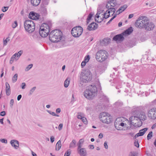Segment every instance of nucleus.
Here are the masks:
<instances>
[{
	"label": "nucleus",
	"mask_w": 156,
	"mask_h": 156,
	"mask_svg": "<svg viewBox=\"0 0 156 156\" xmlns=\"http://www.w3.org/2000/svg\"><path fill=\"white\" fill-rule=\"evenodd\" d=\"M62 126H63V124H62V123H60L59 126H58V129L59 130H61L62 128Z\"/></svg>",
	"instance_id": "6e6d98bb"
},
{
	"label": "nucleus",
	"mask_w": 156,
	"mask_h": 156,
	"mask_svg": "<svg viewBox=\"0 0 156 156\" xmlns=\"http://www.w3.org/2000/svg\"><path fill=\"white\" fill-rule=\"evenodd\" d=\"M99 118L102 122L107 124L111 122L112 120V117L110 114L105 112L101 113Z\"/></svg>",
	"instance_id": "6e6552de"
},
{
	"label": "nucleus",
	"mask_w": 156,
	"mask_h": 156,
	"mask_svg": "<svg viewBox=\"0 0 156 156\" xmlns=\"http://www.w3.org/2000/svg\"><path fill=\"white\" fill-rule=\"evenodd\" d=\"M152 132L151 131L148 134L147 136V138L148 140H149L151 138L152 136Z\"/></svg>",
	"instance_id": "79ce46f5"
},
{
	"label": "nucleus",
	"mask_w": 156,
	"mask_h": 156,
	"mask_svg": "<svg viewBox=\"0 0 156 156\" xmlns=\"http://www.w3.org/2000/svg\"><path fill=\"white\" fill-rule=\"evenodd\" d=\"M156 110V108H153L151 109L148 111V116L150 119H152V118H154V116H152L153 115H154V113Z\"/></svg>",
	"instance_id": "6ab92c4d"
},
{
	"label": "nucleus",
	"mask_w": 156,
	"mask_h": 156,
	"mask_svg": "<svg viewBox=\"0 0 156 156\" xmlns=\"http://www.w3.org/2000/svg\"><path fill=\"white\" fill-rule=\"evenodd\" d=\"M137 153L135 152H131L129 154V156H137Z\"/></svg>",
	"instance_id": "37998d69"
},
{
	"label": "nucleus",
	"mask_w": 156,
	"mask_h": 156,
	"mask_svg": "<svg viewBox=\"0 0 156 156\" xmlns=\"http://www.w3.org/2000/svg\"><path fill=\"white\" fill-rule=\"evenodd\" d=\"M104 146L105 148L106 149H108V146L107 145V143L106 141L104 143Z\"/></svg>",
	"instance_id": "e2e57ef3"
},
{
	"label": "nucleus",
	"mask_w": 156,
	"mask_h": 156,
	"mask_svg": "<svg viewBox=\"0 0 156 156\" xmlns=\"http://www.w3.org/2000/svg\"><path fill=\"white\" fill-rule=\"evenodd\" d=\"M154 115H153L152 116H154V118H152V119H156V110L154 112Z\"/></svg>",
	"instance_id": "680f3d73"
},
{
	"label": "nucleus",
	"mask_w": 156,
	"mask_h": 156,
	"mask_svg": "<svg viewBox=\"0 0 156 156\" xmlns=\"http://www.w3.org/2000/svg\"><path fill=\"white\" fill-rule=\"evenodd\" d=\"M106 6L107 8H108V10L106 11V12H107L108 13V14H109L111 12H112L113 14H112V15L115 12V9L113 8H109V6H108V7H107V5H106Z\"/></svg>",
	"instance_id": "c85d7f7f"
},
{
	"label": "nucleus",
	"mask_w": 156,
	"mask_h": 156,
	"mask_svg": "<svg viewBox=\"0 0 156 156\" xmlns=\"http://www.w3.org/2000/svg\"><path fill=\"white\" fill-rule=\"evenodd\" d=\"M98 27V25L96 23L93 22L89 25L87 29L90 31L93 30L97 29Z\"/></svg>",
	"instance_id": "4468645a"
},
{
	"label": "nucleus",
	"mask_w": 156,
	"mask_h": 156,
	"mask_svg": "<svg viewBox=\"0 0 156 156\" xmlns=\"http://www.w3.org/2000/svg\"><path fill=\"white\" fill-rule=\"evenodd\" d=\"M76 141L75 140H73L70 144V147H75Z\"/></svg>",
	"instance_id": "72a5a7b5"
},
{
	"label": "nucleus",
	"mask_w": 156,
	"mask_h": 156,
	"mask_svg": "<svg viewBox=\"0 0 156 156\" xmlns=\"http://www.w3.org/2000/svg\"><path fill=\"white\" fill-rule=\"evenodd\" d=\"M10 144L15 149H17L19 147V142L16 140H12L10 141Z\"/></svg>",
	"instance_id": "a211bd4d"
},
{
	"label": "nucleus",
	"mask_w": 156,
	"mask_h": 156,
	"mask_svg": "<svg viewBox=\"0 0 156 156\" xmlns=\"http://www.w3.org/2000/svg\"><path fill=\"white\" fill-rule=\"evenodd\" d=\"M41 13L43 15H45L47 13V8L46 5H41V8H40Z\"/></svg>",
	"instance_id": "4be33fe9"
},
{
	"label": "nucleus",
	"mask_w": 156,
	"mask_h": 156,
	"mask_svg": "<svg viewBox=\"0 0 156 156\" xmlns=\"http://www.w3.org/2000/svg\"><path fill=\"white\" fill-rule=\"evenodd\" d=\"M115 104L117 107H119L122 106L123 105V103L121 101H117L115 103Z\"/></svg>",
	"instance_id": "4c0bfd02"
},
{
	"label": "nucleus",
	"mask_w": 156,
	"mask_h": 156,
	"mask_svg": "<svg viewBox=\"0 0 156 156\" xmlns=\"http://www.w3.org/2000/svg\"><path fill=\"white\" fill-rule=\"evenodd\" d=\"M103 136V134L101 133H100L98 136V137L100 139H101Z\"/></svg>",
	"instance_id": "774afa93"
},
{
	"label": "nucleus",
	"mask_w": 156,
	"mask_h": 156,
	"mask_svg": "<svg viewBox=\"0 0 156 156\" xmlns=\"http://www.w3.org/2000/svg\"><path fill=\"white\" fill-rule=\"evenodd\" d=\"M36 89V87H33L30 90L29 92V95H31L33 93L35 89Z\"/></svg>",
	"instance_id": "a18cd8bd"
},
{
	"label": "nucleus",
	"mask_w": 156,
	"mask_h": 156,
	"mask_svg": "<svg viewBox=\"0 0 156 156\" xmlns=\"http://www.w3.org/2000/svg\"><path fill=\"white\" fill-rule=\"evenodd\" d=\"M51 24L50 23H43L40 29L39 34L42 37H46L50 31Z\"/></svg>",
	"instance_id": "20e7f679"
},
{
	"label": "nucleus",
	"mask_w": 156,
	"mask_h": 156,
	"mask_svg": "<svg viewBox=\"0 0 156 156\" xmlns=\"http://www.w3.org/2000/svg\"><path fill=\"white\" fill-rule=\"evenodd\" d=\"M15 57V55H13L12 56V57L10 59V62H9L10 64H12L14 60L15 59H14Z\"/></svg>",
	"instance_id": "8fccbe9b"
},
{
	"label": "nucleus",
	"mask_w": 156,
	"mask_h": 156,
	"mask_svg": "<svg viewBox=\"0 0 156 156\" xmlns=\"http://www.w3.org/2000/svg\"><path fill=\"white\" fill-rule=\"evenodd\" d=\"M14 103V100L13 99H12L10 100V106H12L13 105V104Z\"/></svg>",
	"instance_id": "0e129e2a"
},
{
	"label": "nucleus",
	"mask_w": 156,
	"mask_h": 156,
	"mask_svg": "<svg viewBox=\"0 0 156 156\" xmlns=\"http://www.w3.org/2000/svg\"><path fill=\"white\" fill-rule=\"evenodd\" d=\"M6 94L7 96H9L11 94L10 87L9 84L6 82L5 83Z\"/></svg>",
	"instance_id": "412c9836"
},
{
	"label": "nucleus",
	"mask_w": 156,
	"mask_h": 156,
	"mask_svg": "<svg viewBox=\"0 0 156 156\" xmlns=\"http://www.w3.org/2000/svg\"><path fill=\"white\" fill-rule=\"evenodd\" d=\"M0 141L2 143H4L5 144L7 143V140L5 139H0Z\"/></svg>",
	"instance_id": "603ef678"
},
{
	"label": "nucleus",
	"mask_w": 156,
	"mask_h": 156,
	"mask_svg": "<svg viewBox=\"0 0 156 156\" xmlns=\"http://www.w3.org/2000/svg\"><path fill=\"white\" fill-rule=\"evenodd\" d=\"M77 152L80 156H87V152L85 148H81L77 149Z\"/></svg>",
	"instance_id": "ddd939ff"
},
{
	"label": "nucleus",
	"mask_w": 156,
	"mask_h": 156,
	"mask_svg": "<svg viewBox=\"0 0 156 156\" xmlns=\"http://www.w3.org/2000/svg\"><path fill=\"white\" fill-rule=\"evenodd\" d=\"M127 7V5H124L119 8V11H120V12H122L126 9Z\"/></svg>",
	"instance_id": "7c9ffc66"
},
{
	"label": "nucleus",
	"mask_w": 156,
	"mask_h": 156,
	"mask_svg": "<svg viewBox=\"0 0 156 156\" xmlns=\"http://www.w3.org/2000/svg\"><path fill=\"white\" fill-rule=\"evenodd\" d=\"M94 15V13L93 12H90L87 18V23H88L90 20L91 18Z\"/></svg>",
	"instance_id": "2f4dec72"
},
{
	"label": "nucleus",
	"mask_w": 156,
	"mask_h": 156,
	"mask_svg": "<svg viewBox=\"0 0 156 156\" xmlns=\"http://www.w3.org/2000/svg\"><path fill=\"white\" fill-rule=\"evenodd\" d=\"M116 16V15H114V16L107 23V24H108L110 23L112 21Z\"/></svg>",
	"instance_id": "3c124183"
},
{
	"label": "nucleus",
	"mask_w": 156,
	"mask_h": 156,
	"mask_svg": "<svg viewBox=\"0 0 156 156\" xmlns=\"http://www.w3.org/2000/svg\"><path fill=\"white\" fill-rule=\"evenodd\" d=\"M22 98V95L21 94H20L18 95L17 98V100L18 101H20L21 98Z\"/></svg>",
	"instance_id": "69168bd1"
},
{
	"label": "nucleus",
	"mask_w": 156,
	"mask_h": 156,
	"mask_svg": "<svg viewBox=\"0 0 156 156\" xmlns=\"http://www.w3.org/2000/svg\"><path fill=\"white\" fill-rule=\"evenodd\" d=\"M18 25V23L17 21H15L12 24V27L13 28H15L17 27Z\"/></svg>",
	"instance_id": "c03bdc74"
},
{
	"label": "nucleus",
	"mask_w": 156,
	"mask_h": 156,
	"mask_svg": "<svg viewBox=\"0 0 156 156\" xmlns=\"http://www.w3.org/2000/svg\"><path fill=\"white\" fill-rule=\"evenodd\" d=\"M18 78V74H16L12 78V81L13 83L15 82L17 80Z\"/></svg>",
	"instance_id": "c9c22d12"
},
{
	"label": "nucleus",
	"mask_w": 156,
	"mask_h": 156,
	"mask_svg": "<svg viewBox=\"0 0 156 156\" xmlns=\"http://www.w3.org/2000/svg\"><path fill=\"white\" fill-rule=\"evenodd\" d=\"M148 128H144L143 129H141L139 131V133H137L134 136V139H135L137 137L139 136H143L145 133L146 131L147 130Z\"/></svg>",
	"instance_id": "2eb2a0df"
},
{
	"label": "nucleus",
	"mask_w": 156,
	"mask_h": 156,
	"mask_svg": "<svg viewBox=\"0 0 156 156\" xmlns=\"http://www.w3.org/2000/svg\"><path fill=\"white\" fill-rule=\"evenodd\" d=\"M92 77V74L90 71L86 70L81 73L80 77L81 82L83 83H88L91 80Z\"/></svg>",
	"instance_id": "39448f33"
},
{
	"label": "nucleus",
	"mask_w": 156,
	"mask_h": 156,
	"mask_svg": "<svg viewBox=\"0 0 156 156\" xmlns=\"http://www.w3.org/2000/svg\"><path fill=\"white\" fill-rule=\"evenodd\" d=\"M108 53L106 51L103 49L98 50L95 55L96 60L100 62L106 61L108 59Z\"/></svg>",
	"instance_id": "7ed1b4c3"
},
{
	"label": "nucleus",
	"mask_w": 156,
	"mask_h": 156,
	"mask_svg": "<svg viewBox=\"0 0 156 156\" xmlns=\"http://www.w3.org/2000/svg\"><path fill=\"white\" fill-rule=\"evenodd\" d=\"M138 117L135 116H133L130 117L129 119L130 124H133L134 123L136 124V123L135 122H136V120H138Z\"/></svg>",
	"instance_id": "b1692460"
},
{
	"label": "nucleus",
	"mask_w": 156,
	"mask_h": 156,
	"mask_svg": "<svg viewBox=\"0 0 156 156\" xmlns=\"http://www.w3.org/2000/svg\"><path fill=\"white\" fill-rule=\"evenodd\" d=\"M97 88L94 85L89 86L84 92V97L88 99H92L97 94Z\"/></svg>",
	"instance_id": "f257e3e1"
},
{
	"label": "nucleus",
	"mask_w": 156,
	"mask_h": 156,
	"mask_svg": "<svg viewBox=\"0 0 156 156\" xmlns=\"http://www.w3.org/2000/svg\"><path fill=\"white\" fill-rule=\"evenodd\" d=\"M24 25L26 31L30 33H32L35 30V24L31 20H26L24 22Z\"/></svg>",
	"instance_id": "423d86ee"
},
{
	"label": "nucleus",
	"mask_w": 156,
	"mask_h": 156,
	"mask_svg": "<svg viewBox=\"0 0 156 156\" xmlns=\"http://www.w3.org/2000/svg\"><path fill=\"white\" fill-rule=\"evenodd\" d=\"M84 142V140L83 139H81L79 140V142L77 144V145L78 146L77 148H82Z\"/></svg>",
	"instance_id": "cd10ccee"
},
{
	"label": "nucleus",
	"mask_w": 156,
	"mask_h": 156,
	"mask_svg": "<svg viewBox=\"0 0 156 156\" xmlns=\"http://www.w3.org/2000/svg\"><path fill=\"white\" fill-rule=\"evenodd\" d=\"M49 39L52 42H58L62 39V33L59 30H54L50 33Z\"/></svg>",
	"instance_id": "f03ea898"
},
{
	"label": "nucleus",
	"mask_w": 156,
	"mask_h": 156,
	"mask_svg": "<svg viewBox=\"0 0 156 156\" xmlns=\"http://www.w3.org/2000/svg\"><path fill=\"white\" fill-rule=\"evenodd\" d=\"M124 35L122 34V33L121 34L117 35L115 36L113 38V40L115 41H122L124 39L123 37Z\"/></svg>",
	"instance_id": "f3484780"
},
{
	"label": "nucleus",
	"mask_w": 156,
	"mask_h": 156,
	"mask_svg": "<svg viewBox=\"0 0 156 156\" xmlns=\"http://www.w3.org/2000/svg\"><path fill=\"white\" fill-rule=\"evenodd\" d=\"M23 53V51L22 50H20L18 52V53H16L15 55H18L19 57H20V56Z\"/></svg>",
	"instance_id": "864d4df0"
},
{
	"label": "nucleus",
	"mask_w": 156,
	"mask_h": 156,
	"mask_svg": "<svg viewBox=\"0 0 156 156\" xmlns=\"http://www.w3.org/2000/svg\"><path fill=\"white\" fill-rule=\"evenodd\" d=\"M64 86L66 88L68 87V77H67L64 81Z\"/></svg>",
	"instance_id": "e433bc0d"
},
{
	"label": "nucleus",
	"mask_w": 156,
	"mask_h": 156,
	"mask_svg": "<svg viewBox=\"0 0 156 156\" xmlns=\"http://www.w3.org/2000/svg\"><path fill=\"white\" fill-rule=\"evenodd\" d=\"M90 59V56L89 55L85 56L84 58V61L82 62L81 63L82 68H83L86 65V63Z\"/></svg>",
	"instance_id": "aec40b11"
},
{
	"label": "nucleus",
	"mask_w": 156,
	"mask_h": 156,
	"mask_svg": "<svg viewBox=\"0 0 156 156\" xmlns=\"http://www.w3.org/2000/svg\"><path fill=\"white\" fill-rule=\"evenodd\" d=\"M110 42V39L108 38H105L103 39L101 44L102 46L107 45Z\"/></svg>",
	"instance_id": "5701e85b"
},
{
	"label": "nucleus",
	"mask_w": 156,
	"mask_h": 156,
	"mask_svg": "<svg viewBox=\"0 0 156 156\" xmlns=\"http://www.w3.org/2000/svg\"><path fill=\"white\" fill-rule=\"evenodd\" d=\"M107 13L105 12L104 13L103 15V14H102L103 15L102 18L101 19V20L100 21H99L98 19L99 17V15L100 14V12H98L95 16V21L97 22L98 23H101V22L103 21L104 18H105V19L108 18L109 17L110 14H109L107 16Z\"/></svg>",
	"instance_id": "f8f14e48"
},
{
	"label": "nucleus",
	"mask_w": 156,
	"mask_h": 156,
	"mask_svg": "<svg viewBox=\"0 0 156 156\" xmlns=\"http://www.w3.org/2000/svg\"><path fill=\"white\" fill-rule=\"evenodd\" d=\"M134 145L137 147H139V145L138 142V140L136 141V140H135V141L134 143Z\"/></svg>",
	"instance_id": "5fc2aeb1"
},
{
	"label": "nucleus",
	"mask_w": 156,
	"mask_h": 156,
	"mask_svg": "<svg viewBox=\"0 0 156 156\" xmlns=\"http://www.w3.org/2000/svg\"><path fill=\"white\" fill-rule=\"evenodd\" d=\"M145 26H144V28H145L146 30L148 31H150L153 29L154 27V24L152 22H149L147 18V21L145 23Z\"/></svg>",
	"instance_id": "9b49d317"
},
{
	"label": "nucleus",
	"mask_w": 156,
	"mask_h": 156,
	"mask_svg": "<svg viewBox=\"0 0 156 156\" xmlns=\"http://www.w3.org/2000/svg\"><path fill=\"white\" fill-rule=\"evenodd\" d=\"M31 4L35 6H38L40 3L41 0H30Z\"/></svg>",
	"instance_id": "bb28decb"
},
{
	"label": "nucleus",
	"mask_w": 156,
	"mask_h": 156,
	"mask_svg": "<svg viewBox=\"0 0 156 156\" xmlns=\"http://www.w3.org/2000/svg\"><path fill=\"white\" fill-rule=\"evenodd\" d=\"M26 84L25 83H23L22 84L21 87L22 89H24L25 88Z\"/></svg>",
	"instance_id": "bf43d9fd"
},
{
	"label": "nucleus",
	"mask_w": 156,
	"mask_h": 156,
	"mask_svg": "<svg viewBox=\"0 0 156 156\" xmlns=\"http://www.w3.org/2000/svg\"><path fill=\"white\" fill-rule=\"evenodd\" d=\"M126 120V119L123 117L117 118L115 122V127L118 130H122L125 125H126L124 122V121Z\"/></svg>",
	"instance_id": "0eeeda50"
},
{
	"label": "nucleus",
	"mask_w": 156,
	"mask_h": 156,
	"mask_svg": "<svg viewBox=\"0 0 156 156\" xmlns=\"http://www.w3.org/2000/svg\"><path fill=\"white\" fill-rule=\"evenodd\" d=\"M83 116H84L83 115V113L81 112L78 113L77 117L78 119H81L83 117Z\"/></svg>",
	"instance_id": "58836bf2"
},
{
	"label": "nucleus",
	"mask_w": 156,
	"mask_h": 156,
	"mask_svg": "<svg viewBox=\"0 0 156 156\" xmlns=\"http://www.w3.org/2000/svg\"><path fill=\"white\" fill-rule=\"evenodd\" d=\"M41 5H48L49 0H41Z\"/></svg>",
	"instance_id": "473e14b6"
},
{
	"label": "nucleus",
	"mask_w": 156,
	"mask_h": 156,
	"mask_svg": "<svg viewBox=\"0 0 156 156\" xmlns=\"http://www.w3.org/2000/svg\"><path fill=\"white\" fill-rule=\"evenodd\" d=\"M47 112L48 113L52 115L53 116H54L56 117H59V115L56 114L55 113V112H52L51 111L49 110H47Z\"/></svg>",
	"instance_id": "f704fd0d"
},
{
	"label": "nucleus",
	"mask_w": 156,
	"mask_h": 156,
	"mask_svg": "<svg viewBox=\"0 0 156 156\" xmlns=\"http://www.w3.org/2000/svg\"><path fill=\"white\" fill-rule=\"evenodd\" d=\"M61 142L60 140L58 141L56 145L55 149L58 151L61 148Z\"/></svg>",
	"instance_id": "c756f323"
},
{
	"label": "nucleus",
	"mask_w": 156,
	"mask_h": 156,
	"mask_svg": "<svg viewBox=\"0 0 156 156\" xmlns=\"http://www.w3.org/2000/svg\"><path fill=\"white\" fill-rule=\"evenodd\" d=\"M33 65L32 64H30L26 68L25 70L26 71H28L29 70H30V69H31L33 67Z\"/></svg>",
	"instance_id": "ea45409f"
},
{
	"label": "nucleus",
	"mask_w": 156,
	"mask_h": 156,
	"mask_svg": "<svg viewBox=\"0 0 156 156\" xmlns=\"http://www.w3.org/2000/svg\"><path fill=\"white\" fill-rule=\"evenodd\" d=\"M29 17L31 19L37 20L39 19V16L38 14L33 12H32L30 13Z\"/></svg>",
	"instance_id": "dca6fc26"
},
{
	"label": "nucleus",
	"mask_w": 156,
	"mask_h": 156,
	"mask_svg": "<svg viewBox=\"0 0 156 156\" xmlns=\"http://www.w3.org/2000/svg\"><path fill=\"white\" fill-rule=\"evenodd\" d=\"M109 3L110 4L111 6L113 7H114L116 4V3L113 0H111Z\"/></svg>",
	"instance_id": "a19ab883"
},
{
	"label": "nucleus",
	"mask_w": 156,
	"mask_h": 156,
	"mask_svg": "<svg viewBox=\"0 0 156 156\" xmlns=\"http://www.w3.org/2000/svg\"><path fill=\"white\" fill-rule=\"evenodd\" d=\"M9 41V37H7L6 38L5 40L4 41V45L5 46L6 45L7 42Z\"/></svg>",
	"instance_id": "de8ad7c7"
},
{
	"label": "nucleus",
	"mask_w": 156,
	"mask_h": 156,
	"mask_svg": "<svg viewBox=\"0 0 156 156\" xmlns=\"http://www.w3.org/2000/svg\"><path fill=\"white\" fill-rule=\"evenodd\" d=\"M147 21V17L145 16H141L136 20L135 26L136 27L140 29L144 28L145 23Z\"/></svg>",
	"instance_id": "1a4fd4ad"
},
{
	"label": "nucleus",
	"mask_w": 156,
	"mask_h": 156,
	"mask_svg": "<svg viewBox=\"0 0 156 156\" xmlns=\"http://www.w3.org/2000/svg\"><path fill=\"white\" fill-rule=\"evenodd\" d=\"M8 8H9L8 7L4 6L2 8V10L3 12H5L8 10Z\"/></svg>",
	"instance_id": "09e8293b"
},
{
	"label": "nucleus",
	"mask_w": 156,
	"mask_h": 156,
	"mask_svg": "<svg viewBox=\"0 0 156 156\" xmlns=\"http://www.w3.org/2000/svg\"><path fill=\"white\" fill-rule=\"evenodd\" d=\"M83 29L80 26H77L73 27L71 31L72 36L75 37H78L83 33Z\"/></svg>",
	"instance_id": "9d476101"
},
{
	"label": "nucleus",
	"mask_w": 156,
	"mask_h": 156,
	"mask_svg": "<svg viewBox=\"0 0 156 156\" xmlns=\"http://www.w3.org/2000/svg\"><path fill=\"white\" fill-rule=\"evenodd\" d=\"M50 140L51 142L52 143L54 141V138L53 136H52L50 138Z\"/></svg>",
	"instance_id": "338daca9"
},
{
	"label": "nucleus",
	"mask_w": 156,
	"mask_h": 156,
	"mask_svg": "<svg viewBox=\"0 0 156 156\" xmlns=\"http://www.w3.org/2000/svg\"><path fill=\"white\" fill-rule=\"evenodd\" d=\"M133 31V29L132 27H130L126 30H125L124 32L122 33V34L125 35H129Z\"/></svg>",
	"instance_id": "a878e982"
},
{
	"label": "nucleus",
	"mask_w": 156,
	"mask_h": 156,
	"mask_svg": "<svg viewBox=\"0 0 156 156\" xmlns=\"http://www.w3.org/2000/svg\"><path fill=\"white\" fill-rule=\"evenodd\" d=\"M146 118L147 117L145 112H141L139 115V116L138 117V120L144 121L146 119Z\"/></svg>",
	"instance_id": "393cba45"
},
{
	"label": "nucleus",
	"mask_w": 156,
	"mask_h": 156,
	"mask_svg": "<svg viewBox=\"0 0 156 156\" xmlns=\"http://www.w3.org/2000/svg\"><path fill=\"white\" fill-rule=\"evenodd\" d=\"M82 121L83 122L84 124H87V121L86 118L83 116V117L81 119Z\"/></svg>",
	"instance_id": "49530a36"
},
{
	"label": "nucleus",
	"mask_w": 156,
	"mask_h": 156,
	"mask_svg": "<svg viewBox=\"0 0 156 156\" xmlns=\"http://www.w3.org/2000/svg\"><path fill=\"white\" fill-rule=\"evenodd\" d=\"M61 111V109L59 108H57L56 110V112L57 113H59Z\"/></svg>",
	"instance_id": "052dcab7"
},
{
	"label": "nucleus",
	"mask_w": 156,
	"mask_h": 156,
	"mask_svg": "<svg viewBox=\"0 0 156 156\" xmlns=\"http://www.w3.org/2000/svg\"><path fill=\"white\" fill-rule=\"evenodd\" d=\"M13 55H15V58L14 59L16 60H18L20 57H19V55H15V53Z\"/></svg>",
	"instance_id": "13d9d810"
},
{
	"label": "nucleus",
	"mask_w": 156,
	"mask_h": 156,
	"mask_svg": "<svg viewBox=\"0 0 156 156\" xmlns=\"http://www.w3.org/2000/svg\"><path fill=\"white\" fill-rule=\"evenodd\" d=\"M6 115V113L5 111H3L0 113V115L2 116H4Z\"/></svg>",
	"instance_id": "4d7b16f0"
}]
</instances>
